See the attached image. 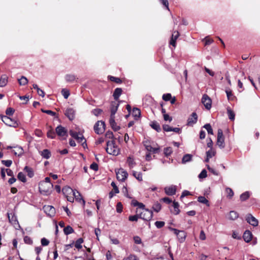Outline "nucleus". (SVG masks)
I'll return each mask as SVG.
<instances>
[{
    "instance_id": "49",
    "label": "nucleus",
    "mask_w": 260,
    "mask_h": 260,
    "mask_svg": "<svg viewBox=\"0 0 260 260\" xmlns=\"http://www.w3.org/2000/svg\"><path fill=\"white\" fill-rule=\"evenodd\" d=\"M102 112L103 110L101 109H94L92 111L91 113L95 116H98L100 115Z\"/></svg>"
},
{
    "instance_id": "60",
    "label": "nucleus",
    "mask_w": 260,
    "mask_h": 260,
    "mask_svg": "<svg viewBox=\"0 0 260 260\" xmlns=\"http://www.w3.org/2000/svg\"><path fill=\"white\" fill-rule=\"evenodd\" d=\"M24 241L25 243L27 244H32V240L28 236H25L24 237Z\"/></svg>"
},
{
    "instance_id": "32",
    "label": "nucleus",
    "mask_w": 260,
    "mask_h": 260,
    "mask_svg": "<svg viewBox=\"0 0 260 260\" xmlns=\"http://www.w3.org/2000/svg\"><path fill=\"white\" fill-rule=\"evenodd\" d=\"M24 170L27 173V176L31 178L34 176V171H33V170L32 168H31L29 167L26 166V167H25Z\"/></svg>"
},
{
    "instance_id": "55",
    "label": "nucleus",
    "mask_w": 260,
    "mask_h": 260,
    "mask_svg": "<svg viewBox=\"0 0 260 260\" xmlns=\"http://www.w3.org/2000/svg\"><path fill=\"white\" fill-rule=\"evenodd\" d=\"M200 179H203L207 177V171L204 169L198 176Z\"/></svg>"
},
{
    "instance_id": "25",
    "label": "nucleus",
    "mask_w": 260,
    "mask_h": 260,
    "mask_svg": "<svg viewBox=\"0 0 260 260\" xmlns=\"http://www.w3.org/2000/svg\"><path fill=\"white\" fill-rule=\"evenodd\" d=\"M186 237V233L183 231H180V233L177 235V238L180 243H183Z\"/></svg>"
},
{
    "instance_id": "11",
    "label": "nucleus",
    "mask_w": 260,
    "mask_h": 260,
    "mask_svg": "<svg viewBox=\"0 0 260 260\" xmlns=\"http://www.w3.org/2000/svg\"><path fill=\"white\" fill-rule=\"evenodd\" d=\"M116 176L118 180L123 181L127 177L128 173L123 169H120L116 172Z\"/></svg>"
},
{
    "instance_id": "58",
    "label": "nucleus",
    "mask_w": 260,
    "mask_h": 260,
    "mask_svg": "<svg viewBox=\"0 0 260 260\" xmlns=\"http://www.w3.org/2000/svg\"><path fill=\"white\" fill-rule=\"evenodd\" d=\"M122 205L120 202H118L116 205V211L118 213H121L122 211Z\"/></svg>"
},
{
    "instance_id": "5",
    "label": "nucleus",
    "mask_w": 260,
    "mask_h": 260,
    "mask_svg": "<svg viewBox=\"0 0 260 260\" xmlns=\"http://www.w3.org/2000/svg\"><path fill=\"white\" fill-rule=\"evenodd\" d=\"M105 130V124L104 121H98L94 125V131L97 134H102Z\"/></svg>"
},
{
    "instance_id": "22",
    "label": "nucleus",
    "mask_w": 260,
    "mask_h": 260,
    "mask_svg": "<svg viewBox=\"0 0 260 260\" xmlns=\"http://www.w3.org/2000/svg\"><path fill=\"white\" fill-rule=\"evenodd\" d=\"M252 233L249 231H246L243 234V238L246 242H249L252 238Z\"/></svg>"
},
{
    "instance_id": "38",
    "label": "nucleus",
    "mask_w": 260,
    "mask_h": 260,
    "mask_svg": "<svg viewBox=\"0 0 260 260\" xmlns=\"http://www.w3.org/2000/svg\"><path fill=\"white\" fill-rule=\"evenodd\" d=\"M151 126L158 132L161 130L159 124L156 121L152 122L151 124Z\"/></svg>"
},
{
    "instance_id": "37",
    "label": "nucleus",
    "mask_w": 260,
    "mask_h": 260,
    "mask_svg": "<svg viewBox=\"0 0 260 260\" xmlns=\"http://www.w3.org/2000/svg\"><path fill=\"white\" fill-rule=\"evenodd\" d=\"M133 176L139 181H141L143 180L142 174L140 172H137L135 171H133Z\"/></svg>"
},
{
    "instance_id": "4",
    "label": "nucleus",
    "mask_w": 260,
    "mask_h": 260,
    "mask_svg": "<svg viewBox=\"0 0 260 260\" xmlns=\"http://www.w3.org/2000/svg\"><path fill=\"white\" fill-rule=\"evenodd\" d=\"M1 119L4 123L9 126L17 127L18 126V123L16 120L11 119L8 116H1Z\"/></svg>"
},
{
    "instance_id": "1",
    "label": "nucleus",
    "mask_w": 260,
    "mask_h": 260,
    "mask_svg": "<svg viewBox=\"0 0 260 260\" xmlns=\"http://www.w3.org/2000/svg\"><path fill=\"white\" fill-rule=\"evenodd\" d=\"M106 150L108 154L115 156L118 155L120 152L119 148L116 145L114 140L107 141Z\"/></svg>"
},
{
    "instance_id": "52",
    "label": "nucleus",
    "mask_w": 260,
    "mask_h": 260,
    "mask_svg": "<svg viewBox=\"0 0 260 260\" xmlns=\"http://www.w3.org/2000/svg\"><path fill=\"white\" fill-rule=\"evenodd\" d=\"M140 218V216L138 214L129 216L128 219L131 221H137L138 218Z\"/></svg>"
},
{
    "instance_id": "18",
    "label": "nucleus",
    "mask_w": 260,
    "mask_h": 260,
    "mask_svg": "<svg viewBox=\"0 0 260 260\" xmlns=\"http://www.w3.org/2000/svg\"><path fill=\"white\" fill-rule=\"evenodd\" d=\"M64 114L70 120H72L75 117V110L71 108H68Z\"/></svg>"
},
{
    "instance_id": "29",
    "label": "nucleus",
    "mask_w": 260,
    "mask_h": 260,
    "mask_svg": "<svg viewBox=\"0 0 260 260\" xmlns=\"http://www.w3.org/2000/svg\"><path fill=\"white\" fill-rule=\"evenodd\" d=\"M238 217V214L235 211H231L229 214L228 218L230 220H235Z\"/></svg>"
},
{
    "instance_id": "28",
    "label": "nucleus",
    "mask_w": 260,
    "mask_h": 260,
    "mask_svg": "<svg viewBox=\"0 0 260 260\" xmlns=\"http://www.w3.org/2000/svg\"><path fill=\"white\" fill-rule=\"evenodd\" d=\"M62 192L67 197L69 194H71L73 190L69 186H66L62 188Z\"/></svg>"
},
{
    "instance_id": "21",
    "label": "nucleus",
    "mask_w": 260,
    "mask_h": 260,
    "mask_svg": "<svg viewBox=\"0 0 260 260\" xmlns=\"http://www.w3.org/2000/svg\"><path fill=\"white\" fill-rule=\"evenodd\" d=\"M109 123L111 127L114 131H117L120 129V127L117 125L116 122L115 121V118H110Z\"/></svg>"
},
{
    "instance_id": "59",
    "label": "nucleus",
    "mask_w": 260,
    "mask_h": 260,
    "mask_svg": "<svg viewBox=\"0 0 260 260\" xmlns=\"http://www.w3.org/2000/svg\"><path fill=\"white\" fill-rule=\"evenodd\" d=\"M155 226L158 228H161L165 225V222L161 221H157L155 222Z\"/></svg>"
},
{
    "instance_id": "13",
    "label": "nucleus",
    "mask_w": 260,
    "mask_h": 260,
    "mask_svg": "<svg viewBox=\"0 0 260 260\" xmlns=\"http://www.w3.org/2000/svg\"><path fill=\"white\" fill-rule=\"evenodd\" d=\"M118 107V103H116V102H112L110 108L111 115L110 118H115V114L117 111Z\"/></svg>"
},
{
    "instance_id": "45",
    "label": "nucleus",
    "mask_w": 260,
    "mask_h": 260,
    "mask_svg": "<svg viewBox=\"0 0 260 260\" xmlns=\"http://www.w3.org/2000/svg\"><path fill=\"white\" fill-rule=\"evenodd\" d=\"M208 132L209 134L213 135V129L211 127V125L209 123L206 124L203 126Z\"/></svg>"
},
{
    "instance_id": "20",
    "label": "nucleus",
    "mask_w": 260,
    "mask_h": 260,
    "mask_svg": "<svg viewBox=\"0 0 260 260\" xmlns=\"http://www.w3.org/2000/svg\"><path fill=\"white\" fill-rule=\"evenodd\" d=\"M225 91L229 101H233L235 100L236 96L233 94L232 91L230 88H226Z\"/></svg>"
},
{
    "instance_id": "62",
    "label": "nucleus",
    "mask_w": 260,
    "mask_h": 260,
    "mask_svg": "<svg viewBox=\"0 0 260 260\" xmlns=\"http://www.w3.org/2000/svg\"><path fill=\"white\" fill-rule=\"evenodd\" d=\"M207 167L208 170L214 175L218 176L219 175V173L217 171L210 167L209 165H207Z\"/></svg>"
},
{
    "instance_id": "39",
    "label": "nucleus",
    "mask_w": 260,
    "mask_h": 260,
    "mask_svg": "<svg viewBox=\"0 0 260 260\" xmlns=\"http://www.w3.org/2000/svg\"><path fill=\"white\" fill-rule=\"evenodd\" d=\"M18 82L20 85H25L28 83V80L25 77L22 76L21 78L18 80Z\"/></svg>"
},
{
    "instance_id": "40",
    "label": "nucleus",
    "mask_w": 260,
    "mask_h": 260,
    "mask_svg": "<svg viewBox=\"0 0 260 260\" xmlns=\"http://www.w3.org/2000/svg\"><path fill=\"white\" fill-rule=\"evenodd\" d=\"M83 242V240L82 238H79L78 239L76 243H75V246L76 248L78 249H81L82 246V243Z\"/></svg>"
},
{
    "instance_id": "63",
    "label": "nucleus",
    "mask_w": 260,
    "mask_h": 260,
    "mask_svg": "<svg viewBox=\"0 0 260 260\" xmlns=\"http://www.w3.org/2000/svg\"><path fill=\"white\" fill-rule=\"evenodd\" d=\"M2 162L3 165H5L6 167H10L12 164V161L11 160H3L2 161Z\"/></svg>"
},
{
    "instance_id": "16",
    "label": "nucleus",
    "mask_w": 260,
    "mask_h": 260,
    "mask_svg": "<svg viewBox=\"0 0 260 260\" xmlns=\"http://www.w3.org/2000/svg\"><path fill=\"white\" fill-rule=\"evenodd\" d=\"M198 115L196 113L193 112L191 116L188 118L187 125L188 126H192L197 122Z\"/></svg>"
},
{
    "instance_id": "35",
    "label": "nucleus",
    "mask_w": 260,
    "mask_h": 260,
    "mask_svg": "<svg viewBox=\"0 0 260 260\" xmlns=\"http://www.w3.org/2000/svg\"><path fill=\"white\" fill-rule=\"evenodd\" d=\"M133 115L135 117V119H137L139 118L141 115L140 109L137 108H134L133 110Z\"/></svg>"
},
{
    "instance_id": "51",
    "label": "nucleus",
    "mask_w": 260,
    "mask_h": 260,
    "mask_svg": "<svg viewBox=\"0 0 260 260\" xmlns=\"http://www.w3.org/2000/svg\"><path fill=\"white\" fill-rule=\"evenodd\" d=\"M172 152V149L171 147H167L164 149V153L166 156H169Z\"/></svg>"
},
{
    "instance_id": "14",
    "label": "nucleus",
    "mask_w": 260,
    "mask_h": 260,
    "mask_svg": "<svg viewBox=\"0 0 260 260\" xmlns=\"http://www.w3.org/2000/svg\"><path fill=\"white\" fill-rule=\"evenodd\" d=\"M165 193L168 196H173L176 193V186L172 185L164 188Z\"/></svg>"
},
{
    "instance_id": "36",
    "label": "nucleus",
    "mask_w": 260,
    "mask_h": 260,
    "mask_svg": "<svg viewBox=\"0 0 260 260\" xmlns=\"http://www.w3.org/2000/svg\"><path fill=\"white\" fill-rule=\"evenodd\" d=\"M227 113L230 120H234L235 119V114L230 108H227Z\"/></svg>"
},
{
    "instance_id": "27",
    "label": "nucleus",
    "mask_w": 260,
    "mask_h": 260,
    "mask_svg": "<svg viewBox=\"0 0 260 260\" xmlns=\"http://www.w3.org/2000/svg\"><path fill=\"white\" fill-rule=\"evenodd\" d=\"M173 206L174 209L172 211V212L175 215L178 214L180 212V210L179 209V205L178 203L174 202Z\"/></svg>"
},
{
    "instance_id": "46",
    "label": "nucleus",
    "mask_w": 260,
    "mask_h": 260,
    "mask_svg": "<svg viewBox=\"0 0 260 260\" xmlns=\"http://www.w3.org/2000/svg\"><path fill=\"white\" fill-rule=\"evenodd\" d=\"M198 201L201 203H203V204H205L206 205H209L208 204V201L206 199L205 197H203V196H200L198 197Z\"/></svg>"
},
{
    "instance_id": "2",
    "label": "nucleus",
    "mask_w": 260,
    "mask_h": 260,
    "mask_svg": "<svg viewBox=\"0 0 260 260\" xmlns=\"http://www.w3.org/2000/svg\"><path fill=\"white\" fill-rule=\"evenodd\" d=\"M53 188V184L51 183H46L40 182L39 183V191L44 196H48L51 194Z\"/></svg>"
},
{
    "instance_id": "61",
    "label": "nucleus",
    "mask_w": 260,
    "mask_h": 260,
    "mask_svg": "<svg viewBox=\"0 0 260 260\" xmlns=\"http://www.w3.org/2000/svg\"><path fill=\"white\" fill-rule=\"evenodd\" d=\"M14 110L12 108H8L6 111V114L7 115L11 116L14 113Z\"/></svg>"
},
{
    "instance_id": "42",
    "label": "nucleus",
    "mask_w": 260,
    "mask_h": 260,
    "mask_svg": "<svg viewBox=\"0 0 260 260\" xmlns=\"http://www.w3.org/2000/svg\"><path fill=\"white\" fill-rule=\"evenodd\" d=\"M47 136L49 138L54 139L56 136V132H54L52 129H50L48 131Z\"/></svg>"
},
{
    "instance_id": "9",
    "label": "nucleus",
    "mask_w": 260,
    "mask_h": 260,
    "mask_svg": "<svg viewBox=\"0 0 260 260\" xmlns=\"http://www.w3.org/2000/svg\"><path fill=\"white\" fill-rule=\"evenodd\" d=\"M224 139L222 131L221 129H218L217 133V144L220 148H223L224 147Z\"/></svg>"
},
{
    "instance_id": "64",
    "label": "nucleus",
    "mask_w": 260,
    "mask_h": 260,
    "mask_svg": "<svg viewBox=\"0 0 260 260\" xmlns=\"http://www.w3.org/2000/svg\"><path fill=\"white\" fill-rule=\"evenodd\" d=\"M41 242L42 245L43 246H47L49 243V241L45 238H42Z\"/></svg>"
},
{
    "instance_id": "53",
    "label": "nucleus",
    "mask_w": 260,
    "mask_h": 260,
    "mask_svg": "<svg viewBox=\"0 0 260 260\" xmlns=\"http://www.w3.org/2000/svg\"><path fill=\"white\" fill-rule=\"evenodd\" d=\"M215 152L211 148L209 150L206 152V156L208 158H211L215 155Z\"/></svg>"
},
{
    "instance_id": "47",
    "label": "nucleus",
    "mask_w": 260,
    "mask_h": 260,
    "mask_svg": "<svg viewBox=\"0 0 260 260\" xmlns=\"http://www.w3.org/2000/svg\"><path fill=\"white\" fill-rule=\"evenodd\" d=\"M61 94L64 99H67L70 95V92L66 89H62L61 90Z\"/></svg>"
},
{
    "instance_id": "17",
    "label": "nucleus",
    "mask_w": 260,
    "mask_h": 260,
    "mask_svg": "<svg viewBox=\"0 0 260 260\" xmlns=\"http://www.w3.org/2000/svg\"><path fill=\"white\" fill-rule=\"evenodd\" d=\"M43 209L46 213L50 216H53L55 214V208L51 206H44Z\"/></svg>"
},
{
    "instance_id": "19",
    "label": "nucleus",
    "mask_w": 260,
    "mask_h": 260,
    "mask_svg": "<svg viewBox=\"0 0 260 260\" xmlns=\"http://www.w3.org/2000/svg\"><path fill=\"white\" fill-rule=\"evenodd\" d=\"M64 79L67 82L73 83L78 78L74 74H68L65 75Z\"/></svg>"
},
{
    "instance_id": "15",
    "label": "nucleus",
    "mask_w": 260,
    "mask_h": 260,
    "mask_svg": "<svg viewBox=\"0 0 260 260\" xmlns=\"http://www.w3.org/2000/svg\"><path fill=\"white\" fill-rule=\"evenodd\" d=\"M246 220L247 222L254 226L258 225V220L250 214L247 215Z\"/></svg>"
},
{
    "instance_id": "30",
    "label": "nucleus",
    "mask_w": 260,
    "mask_h": 260,
    "mask_svg": "<svg viewBox=\"0 0 260 260\" xmlns=\"http://www.w3.org/2000/svg\"><path fill=\"white\" fill-rule=\"evenodd\" d=\"M192 155L190 154H186L184 155L182 159V164H185L187 162L190 161L191 160Z\"/></svg>"
},
{
    "instance_id": "56",
    "label": "nucleus",
    "mask_w": 260,
    "mask_h": 260,
    "mask_svg": "<svg viewBox=\"0 0 260 260\" xmlns=\"http://www.w3.org/2000/svg\"><path fill=\"white\" fill-rule=\"evenodd\" d=\"M204 41H205V45H210L213 42V40L212 39H210L208 37H206V38H205V39H204Z\"/></svg>"
},
{
    "instance_id": "48",
    "label": "nucleus",
    "mask_w": 260,
    "mask_h": 260,
    "mask_svg": "<svg viewBox=\"0 0 260 260\" xmlns=\"http://www.w3.org/2000/svg\"><path fill=\"white\" fill-rule=\"evenodd\" d=\"M225 191L228 194V197L229 198H231L234 196V192L231 188L226 187L225 189Z\"/></svg>"
},
{
    "instance_id": "23",
    "label": "nucleus",
    "mask_w": 260,
    "mask_h": 260,
    "mask_svg": "<svg viewBox=\"0 0 260 260\" xmlns=\"http://www.w3.org/2000/svg\"><path fill=\"white\" fill-rule=\"evenodd\" d=\"M40 154L43 158L49 159L51 156V152L48 149H44L43 151L39 152Z\"/></svg>"
},
{
    "instance_id": "7",
    "label": "nucleus",
    "mask_w": 260,
    "mask_h": 260,
    "mask_svg": "<svg viewBox=\"0 0 260 260\" xmlns=\"http://www.w3.org/2000/svg\"><path fill=\"white\" fill-rule=\"evenodd\" d=\"M55 132L58 136L62 137L63 139H66L68 136L67 129L61 125H58L56 127Z\"/></svg>"
},
{
    "instance_id": "44",
    "label": "nucleus",
    "mask_w": 260,
    "mask_h": 260,
    "mask_svg": "<svg viewBox=\"0 0 260 260\" xmlns=\"http://www.w3.org/2000/svg\"><path fill=\"white\" fill-rule=\"evenodd\" d=\"M108 78L111 81L114 82L116 83H121L122 82L120 78H117V77H115L112 76H108Z\"/></svg>"
},
{
    "instance_id": "34",
    "label": "nucleus",
    "mask_w": 260,
    "mask_h": 260,
    "mask_svg": "<svg viewBox=\"0 0 260 260\" xmlns=\"http://www.w3.org/2000/svg\"><path fill=\"white\" fill-rule=\"evenodd\" d=\"M74 229L70 225H68L66 227H64L63 229V232L65 235H68L74 233Z\"/></svg>"
},
{
    "instance_id": "43",
    "label": "nucleus",
    "mask_w": 260,
    "mask_h": 260,
    "mask_svg": "<svg viewBox=\"0 0 260 260\" xmlns=\"http://www.w3.org/2000/svg\"><path fill=\"white\" fill-rule=\"evenodd\" d=\"M17 177L18 179L22 182H25L26 181L25 175L22 172H19L18 174Z\"/></svg>"
},
{
    "instance_id": "41",
    "label": "nucleus",
    "mask_w": 260,
    "mask_h": 260,
    "mask_svg": "<svg viewBox=\"0 0 260 260\" xmlns=\"http://www.w3.org/2000/svg\"><path fill=\"white\" fill-rule=\"evenodd\" d=\"M250 196V193L248 191H246L240 196V199L242 201L246 200Z\"/></svg>"
},
{
    "instance_id": "12",
    "label": "nucleus",
    "mask_w": 260,
    "mask_h": 260,
    "mask_svg": "<svg viewBox=\"0 0 260 260\" xmlns=\"http://www.w3.org/2000/svg\"><path fill=\"white\" fill-rule=\"evenodd\" d=\"M7 215H8V217L9 222L12 224H13L16 228V225H18V226H19L18 221L17 219V217L16 216V215H15V214L13 212H10V213H8Z\"/></svg>"
},
{
    "instance_id": "24",
    "label": "nucleus",
    "mask_w": 260,
    "mask_h": 260,
    "mask_svg": "<svg viewBox=\"0 0 260 260\" xmlns=\"http://www.w3.org/2000/svg\"><path fill=\"white\" fill-rule=\"evenodd\" d=\"M122 92V90L121 88H116L113 92V96L116 101H117L120 95L121 94Z\"/></svg>"
},
{
    "instance_id": "50",
    "label": "nucleus",
    "mask_w": 260,
    "mask_h": 260,
    "mask_svg": "<svg viewBox=\"0 0 260 260\" xmlns=\"http://www.w3.org/2000/svg\"><path fill=\"white\" fill-rule=\"evenodd\" d=\"M17 151L13 150V152L15 155H21L23 153V149L21 147L16 148Z\"/></svg>"
},
{
    "instance_id": "6",
    "label": "nucleus",
    "mask_w": 260,
    "mask_h": 260,
    "mask_svg": "<svg viewBox=\"0 0 260 260\" xmlns=\"http://www.w3.org/2000/svg\"><path fill=\"white\" fill-rule=\"evenodd\" d=\"M140 218L145 220H150L153 216L152 211L148 209H143L139 214Z\"/></svg>"
},
{
    "instance_id": "31",
    "label": "nucleus",
    "mask_w": 260,
    "mask_h": 260,
    "mask_svg": "<svg viewBox=\"0 0 260 260\" xmlns=\"http://www.w3.org/2000/svg\"><path fill=\"white\" fill-rule=\"evenodd\" d=\"M7 77L6 75H2L0 78V87L5 86L7 83Z\"/></svg>"
},
{
    "instance_id": "3",
    "label": "nucleus",
    "mask_w": 260,
    "mask_h": 260,
    "mask_svg": "<svg viewBox=\"0 0 260 260\" xmlns=\"http://www.w3.org/2000/svg\"><path fill=\"white\" fill-rule=\"evenodd\" d=\"M70 135L73 138L75 139L78 143H82V145L83 146V148H85V147H87L86 140L85 139L84 137H83L82 134L77 133V132L71 130L70 131Z\"/></svg>"
},
{
    "instance_id": "57",
    "label": "nucleus",
    "mask_w": 260,
    "mask_h": 260,
    "mask_svg": "<svg viewBox=\"0 0 260 260\" xmlns=\"http://www.w3.org/2000/svg\"><path fill=\"white\" fill-rule=\"evenodd\" d=\"M172 95L170 93L164 94L162 95V99L165 101H169L171 99Z\"/></svg>"
},
{
    "instance_id": "10",
    "label": "nucleus",
    "mask_w": 260,
    "mask_h": 260,
    "mask_svg": "<svg viewBox=\"0 0 260 260\" xmlns=\"http://www.w3.org/2000/svg\"><path fill=\"white\" fill-rule=\"evenodd\" d=\"M202 103L207 109L209 110L211 109L212 101L211 99L207 94H204L203 95Z\"/></svg>"
},
{
    "instance_id": "26",
    "label": "nucleus",
    "mask_w": 260,
    "mask_h": 260,
    "mask_svg": "<svg viewBox=\"0 0 260 260\" xmlns=\"http://www.w3.org/2000/svg\"><path fill=\"white\" fill-rule=\"evenodd\" d=\"M72 194L74 196V198H75L76 200L80 201H82V202L83 204H85V201L83 200V199L82 198L79 192H78L77 190H74L73 192L72 193Z\"/></svg>"
},
{
    "instance_id": "54",
    "label": "nucleus",
    "mask_w": 260,
    "mask_h": 260,
    "mask_svg": "<svg viewBox=\"0 0 260 260\" xmlns=\"http://www.w3.org/2000/svg\"><path fill=\"white\" fill-rule=\"evenodd\" d=\"M153 209L155 212H159L161 209L160 204L158 203L154 204V205L153 206Z\"/></svg>"
},
{
    "instance_id": "8",
    "label": "nucleus",
    "mask_w": 260,
    "mask_h": 260,
    "mask_svg": "<svg viewBox=\"0 0 260 260\" xmlns=\"http://www.w3.org/2000/svg\"><path fill=\"white\" fill-rule=\"evenodd\" d=\"M144 146L146 149L150 152L153 153H157L159 150L158 147H153L150 144V142L148 140H145L143 142Z\"/></svg>"
},
{
    "instance_id": "33",
    "label": "nucleus",
    "mask_w": 260,
    "mask_h": 260,
    "mask_svg": "<svg viewBox=\"0 0 260 260\" xmlns=\"http://www.w3.org/2000/svg\"><path fill=\"white\" fill-rule=\"evenodd\" d=\"M126 162H127V164H128V166L130 169L134 168V166L136 165V162L134 161V159L131 156H129L127 158Z\"/></svg>"
}]
</instances>
